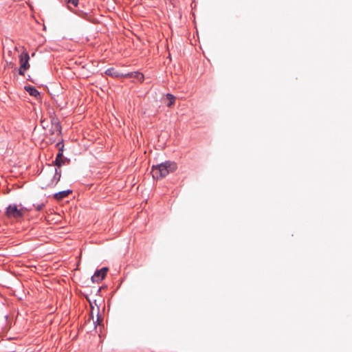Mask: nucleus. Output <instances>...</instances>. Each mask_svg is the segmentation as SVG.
Segmentation results:
<instances>
[{"mask_svg": "<svg viewBox=\"0 0 352 352\" xmlns=\"http://www.w3.org/2000/svg\"><path fill=\"white\" fill-rule=\"evenodd\" d=\"M177 166V164L170 161H166L157 166H153L151 174L155 179H160L166 177L170 173H173Z\"/></svg>", "mask_w": 352, "mask_h": 352, "instance_id": "f257e3e1", "label": "nucleus"}, {"mask_svg": "<svg viewBox=\"0 0 352 352\" xmlns=\"http://www.w3.org/2000/svg\"><path fill=\"white\" fill-rule=\"evenodd\" d=\"M24 212L23 208L19 209L16 205H10L7 208L6 215L8 218L18 220L23 217Z\"/></svg>", "mask_w": 352, "mask_h": 352, "instance_id": "f03ea898", "label": "nucleus"}, {"mask_svg": "<svg viewBox=\"0 0 352 352\" xmlns=\"http://www.w3.org/2000/svg\"><path fill=\"white\" fill-rule=\"evenodd\" d=\"M21 67L19 70V74L24 76L25 72L30 68L29 60L30 56L28 52H24L20 55Z\"/></svg>", "mask_w": 352, "mask_h": 352, "instance_id": "7ed1b4c3", "label": "nucleus"}, {"mask_svg": "<svg viewBox=\"0 0 352 352\" xmlns=\"http://www.w3.org/2000/svg\"><path fill=\"white\" fill-rule=\"evenodd\" d=\"M108 267H102V269L97 270L94 274L91 276V280L93 283H99L102 280L108 272Z\"/></svg>", "mask_w": 352, "mask_h": 352, "instance_id": "20e7f679", "label": "nucleus"}, {"mask_svg": "<svg viewBox=\"0 0 352 352\" xmlns=\"http://www.w3.org/2000/svg\"><path fill=\"white\" fill-rule=\"evenodd\" d=\"M60 131H61V126L59 124L58 120L56 119H53L52 120V129H51L52 133H51L52 135H54V134L59 135L60 133Z\"/></svg>", "mask_w": 352, "mask_h": 352, "instance_id": "39448f33", "label": "nucleus"}, {"mask_svg": "<svg viewBox=\"0 0 352 352\" xmlns=\"http://www.w3.org/2000/svg\"><path fill=\"white\" fill-rule=\"evenodd\" d=\"M25 90L28 92V94L36 98H40V93L36 89L33 87L28 86L25 87Z\"/></svg>", "mask_w": 352, "mask_h": 352, "instance_id": "423d86ee", "label": "nucleus"}, {"mask_svg": "<svg viewBox=\"0 0 352 352\" xmlns=\"http://www.w3.org/2000/svg\"><path fill=\"white\" fill-rule=\"evenodd\" d=\"M71 192H72L71 190L61 191L58 193H56L54 195V198L57 200H61V199L67 197Z\"/></svg>", "mask_w": 352, "mask_h": 352, "instance_id": "0eeeda50", "label": "nucleus"}, {"mask_svg": "<svg viewBox=\"0 0 352 352\" xmlns=\"http://www.w3.org/2000/svg\"><path fill=\"white\" fill-rule=\"evenodd\" d=\"M65 163V159L63 155L62 151H60L58 153L56 160H55V164L56 166L60 167L62 164Z\"/></svg>", "mask_w": 352, "mask_h": 352, "instance_id": "6e6552de", "label": "nucleus"}, {"mask_svg": "<svg viewBox=\"0 0 352 352\" xmlns=\"http://www.w3.org/2000/svg\"><path fill=\"white\" fill-rule=\"evenodd\" d=\"M94 309V307H92V310ZM91 319L93 320V322H94V324H95V327L96 328V324H100L101 322H102V318H100V315H99V312L98 311H97V314H96V320H94V316H93V311H91Z\"/></svg>", "mask_w": 352, "mask_h": 352, "instance_id": "1a4fd4ad", "label": "nucleus"}, {"mask_svg": "<svg viewBox=\"0 0 352 352\" xmlns=\"http://www.w3.org/2000/svg\"><path fill=\"white\" fill-rule=\"evenodd\" d=\"M166 98L169 101L167 106L170 107L175 103V97L170 94H166Z\"/></svg>", "mask_w": 352, "mask_h": 352, "instance_id": "9d476101", "label": "nucleus"}, {"mask_svg": "<svg viewBox=\"0 0 352 352\" xmlns=\"http://www.w3.org/2000/svg\"><path fill=\"white\" fill-rule=\"evenodd\" d=\"M131 77L136 78L138 80L142 82L144 80V76L141 73L135 72L130 74Z\"/></svg>", "mask_w": 352, "mask_h": 352, "instance_id": "9b49d317", "label": "nucleus"}, {"mask_svg": "<svg viewBox=\"0 0 352 352\" xmlns=\"http://www.w3.org/2000/svg\"><path fill=\"white\" fill-rule=\"evenodd\" d=\"M106 74L109 76H118L117 72L113 68L107 69Z\"/></svg>", "mask_w": 352, "mask_h": 352, "instance_id": "f8f14e48", "label": "nucleus"}, {"mask_svg": "<svg viewBox=\"0 0 352 352\" xmlns=\"http://www.w3.org/2000/svg\"><path fill=\"white\" fill-rule=\"evenodd\" d=\"M65 3L69 4H72V6L76 7L78 4V0H63Z\"/></svg>", "mask_w": 352, "mask_h": 352, "instance_id": "ddd939ff", "label": "nucleus"}, {"mask_svg": "<svg viewBox=\"0 0 352 352\" xmlns=\"http://www.w3.org/2000/svg\"><path fill=\"white\" fill-rule=\"evenodd\" d=\"M56 175H58V181L60 179V173H58L57 169H56Z\"/></svg>", "mask_w": 352, "mask_h": 352, "instance_id": "4468645a", "label": "nucleus"}]
</instances>
